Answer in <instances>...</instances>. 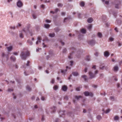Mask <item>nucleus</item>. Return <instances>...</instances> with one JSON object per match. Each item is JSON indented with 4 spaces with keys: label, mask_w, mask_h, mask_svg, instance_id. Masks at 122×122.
Returning a JSON list of instances; mask_svg holds the SVG:
<instances>
[{
    "label": "nucleus",
    "mask_w": 122,
    "mask_h": 122,
    "mask_svg": "<svg viewBox=\"0 0 122 122\" xmlns=\"http://www.w3.org/2000/svg\"><path fill=\"white\" fill-rule=\"evenodd\" d=\"M110 99L112 100H113L114 99V97L113 96L111 97H110Z\"/></svg>",
    "instance_id": "47"
},
{
    "label": "nucleus",
    "mask_w": 122,
    "mask_h": 122,
    "mask_svg": "<svg viewBox=\"0 0 122 122\" xmlns=\"http://www.w3.org/2000/svg\"><path fill=\"white\" fill-rule=\"evenodd\" d=\"M23 31H24L25 33H26L27 34L28 32H29L31 36H32V35L31 33L29 32V28H25L23 30Z\"/></svg>",
    "instance_id": "5"
},
{
    "label": "nucleus",
    "mask_w": 122,
    "mask_h": 122,
    "mask_svg": "<svg viewBox=\"0 0 122 122\" xmlns=\"http://www.w3.org/2000/svg\"><path fill=\"white\" fill-rule=\"evenodd\" d=\"M67 89V87L65 85L63 86L62 87V90L64 91H66Z\"/></svg>",
    "instance_id": "10"
},
{
    "label": "nucleus",
    "mask_w": 122,
    "mask_h": 122,
    "mask_svg": "<svg viewBox=\"0 0 122 122\" xmlns=\"http://www.w3.org/2000/svg\"><path fill=\"white\" fill-rule=\"evenodd\" d=\"M6 48L7 49L8 51H10L12 49V46H11L9 47H7Z\"/></svg>",
    "instance_id": "15"
},
{
    "label": "nucleus",
    "mask_w": 122,
    "mask_h": 122,
    "mask_svg": "<svg viewBox=\"0 0 122 122\" xmlns=\"http://www.w3.org/2000/svg\"><path fill=\"white\" fill-rule=\"evenodd\" d=\"M104 67V66H101L100 67V68L101 69H103V67Z\"/></svg>",
    "instance_id": "44"
},
{
    "label": "nucleus",
    "mask_w": 122,
    "mask_h": 122,
    "mask_svg": "<svg viewBox=\"0 0 122 122\" xmlns=\"http://www.w3.org/2000/svg\"><path fill=\"white\" fill-rule=\"evenodd\" d=\"M55 34L54 33L52 34H49V36L51 37H52L54 36Z\"/></svg>",
    "instance_id": "22"
},
{
    "label": "nucleus",
    "mask_w": 122,
    "mask_h": 122,
    "mask_svg": "<svg viewBox=\"0 0 122 122\" xmlns=\"http://www.w3.org/2000/svg\"><path fill=\"white\" fill-rule=\"evenodd\" d=\"M58 88V86L57 85H55L53 87L54 89L55 90H56Z\"/></svg>",
    "instance_id": "21"
},
{
    "label": "nucleus",
    "mask_w": 122,
    "mask_h": 122,
    "mask_svg": "<svg viewBox=\"0 0 122 122\" xmlns=\"http://www.w3.org/2000/svg\"><path fill=\"white\" fill-rule=\"evenodd\" d=\"M41 7L42 8H44L45 7V5H42L41 6Z\"/></svg>",
    "instance_id": "52"
},
{
    "label": "nucleus",
    "mask_w": 122,
    "mask_h": 122,
    "mask_svg": "<svg viewBox=\"0 0 122 122\" xmlns=\"http://www.w3.org/2000/svg\"><path fill=\"white\" fill-rule=\"evenodd\" d=\"M55 82V80L54 79H52L51 81V82L52 84H53Z\"/></svg>",
    "instance_id": "34"
},
{
    "label": "nucleus",
    "mask_w": 122,
    "mask_h": 122,
    "mask_svg": "<svg viewBox=\"0 0 122 122\" xmlns=\"http://www.w3.org/2000/svg\"><path fill=\"white\" fill-rule=\"evenodd\" d=\"M58 10V8H56L55 9V11L54 12L51 11H50V13H51L54 14L55 13L57 12Z\"/></svg>",
    "instance_id": "12"
},
{
    "label": "nucleus",
    "mask_w": 122,
    "mask_h": 122,
    "mask_svg": "<svg viewBox=\"0 0 122 122\" xmlns=\"http://www.w3.org/2000/svg\"><path fill=\"white\" fill-rule=\"evenodd\" d=\"M67 51V50L66 49H63V52L64 53H65L66 52V51Z\"/></svg>",
    "instance_id": "41"
},
{
    "label": "nucleus",
    "mask_w": 122,
    "mask_h": 122,
    "mask_svg": "<svg viewBox=\"0 0 122 122\" xmlns=\"http://www.w3.org/2000/svg\"><path fill=\"white\" fill-rule=\"evenodd\" d=\"M97 118L99 120H100L102 118V117L100 115H98L97 117Z\"/></svg>",
    "instance_id": "31"
},
{
    "label": "nucleus",
    "mask_w": 122,
    "mask_h": 122,
    "mask_svg": "<svg viewBox=\"0 0 122 122\" xmlns=\"http://www.w3.org/2000/svg\"><path fill=\"white\" fill-rule=\"evenodd\" d=\"M80 88L79 87H78L76 88V90L77 91H80Z\"/></svg>",
    "instance_id": "54"
},
{
    "label": "nucleus",
    "mask_w": 122,
    "mask_h": 122,
    "mask_svg": "<svg viewBox=\"0 0 122 122\" xmlns=\"http://www.w3.org/2000/svg\"><path fill=\"white\" fill-rule=\"evenodd\" d=\"M60 42H61V44L62 45H63L64 44V42H62L61 41H60Z\"/></svg>",
    "instance_id": "56"
},
{
    "label": "nucleus",
    "mask_w": 122,
    "mask_h": 122,
    "mask_svg": "<svg viewBox=\"0 0 122 122\" xmlns=\"http://www.w3.org/2000/svg\"><path fill=\"white\" fill-rule=\"evenodd\" d=\"M105 4H106L107 5H108L109 3V2L108 1H106L105 2Z\"/></svg>",
    "instance_id": "51"
},
{
    "label": "nucleus",
    "mask_w": 122,
    "mask_h": 122,
    "mask_svg": "<svg viewBox=\"0 0 122 122\" xmlns=\"http://www.w3.org/2000/svg\"><path fill=\"white\" fill-rule=\"evenodd\" d=\"M41 99L42 100H45V98L44 97H42L41 98Z\"/></svg>",
    "instance_id": "50"
},
{
    "label": "nucleus",
    "mask_w": 122,
    "mask_h": 122,
    "mask_svg": "<svg viewBox=\"0 0 122 122\" xmlns=\"http://www.w3.org/2000/svg\"><path fill=\"white\" fill-rule=\"evenodd\" d=\"M32 16L34 19H35L36 17V15L34 14H32Z\"/></svg>",
    "instance_id": "39"
},
{
    "label": "nucleus",
    "mask_w": 122,
    "mask_h": 122,
    "mask_svg": "<svg viewBox=\"0 0 122 122\" xmlns=\"http://www.w3.org/2000/svg\"><path fill=\"white\" fill-rule=\"evenodd\" d=\"M48 40V39H47V38L45 36V39H44L43 40V41H47V40Z\"/></svg>",
    "instance_id": "38"
},
{
    "label": "nucleus",
    "mask_w": 122,
    "mask_h": 122,
    "mask_svg": "<svg viewBox=\"0 0 122 122\" xmlns=\"http://www.w3.org/2000/svg\"><path fill=\"white\" fill-rule=\"evenodd\" d=\"M10 59L13 61H15L16 60V58L15 56H11L10 57Z\"/></svg>",
    "instance_id": "16"
},
{
    "label": "nucleus",
    "mask_w": 122,
    "mask_h": 122,
    "mask_svg": "<svg viewBox=\"0 0 122 122\" xmlns=\"http://www.w3.org/2000/svg\"><path fill=\"white\" fill-rule=\"evenodd\" d=\"M84 94L86 96H89L91 97H92L93 95V94L92 93H89L87 91L84 92Z\"/></svg>",
    "instance_id": "2"
},
{
    "label": "nucleus",
    "mask_w": 122,
    "mask_h": 122,
    "mask_svg": "<svg viewBox=\"0 0 122 122\" xmlns=\"http://www.w3.org/2000/svg\"><path fill=\"white\" fill-rule=\"evenodd\" d=\"M92 25H90L88 26V29L90 30H91V29L92 28Z\"/></svg>",
    "instance_id": "29"
},
{
    "label": "nucleus",
    "mask_w": 122,
    "mask_h": 122,
    "mask_svg": "<svg viewBox=\"0 0 122 122\" xmlns=\"http://www.w3.org/2000/svg\"><path fill=\"white\" fill-rule=\"evenodd\" d=\"M15 55H17L18 54V53L17 52H15L13 53Z\"/></svg>",
    "instance_id": "61"
},
{
    "label": "nucleus",
    "mask_w": 122,
    "mask_h": 122,
    "mask_svg": "<svg viewBox=\"0 0 122 122\" xmlns=\"http://www.w3.org/2000/svg\"><path fill=\"white\" fill-rule=\"evenodd\" d=\"M89 75L90 76V78H93L95 76V75L93 74L92 73L91 71L89 72Z\"/></svg>",
    "instance_id": "6"
},
{
    "label": "nucleus",
    "mask_w": 122,
    "mask_h": 122,
    "mask_svg": "<svg viewBox=\"0 0 122 122\" xmlns=\"http://www.w3.org/2000/svg\"><path fill=\"white\" fill-rule=\"evenodd\" d=\"M65 112V111H63V112H59V114L60 115L61 117H63L64 116V113Z\"/></svg>",
    "instance_id": "9"
},
{
    "label": "nucleus",
    "mask_w": 122,
    "mask_h": 122,
    "mask_svg": "<svg viewBox=\"0 0 122 122\" xmlns=\"http://www.w3.org/2000/svg\"><path fill=\"white\" fill-rule=\"evenodd\" d=\"M30 53L29 51H27L25 53L23 52H22L20 55V56L21 58L24 60L25 59L27 56H29Z\"/></svg>",
    "instance_id": "1"
},
{
    "label": "nucleus",
    "mask_w": 122,
    "mask_h": 122,
    "mask_svg": "<svg viewBox=\"0 0 122 122\" xmlns=\"http://www.w3.org/2000/svg\"><path fill=\"white\" fill-rule=\"evenodd\" d=\"M10 28L11 29H15V27L13 26V27H10Z\"/></svg>",
    "instance_id": "55"
},
{
    "label": "nucleus",
    "mask_w": 122,
    "mask_h": 122,
    "mask_svg": "<svg viewBox=\"0 0 122 122\" xmlns=\"http://www.w3.org/2000/svg\"><path fill=\"white\" fill-rule=\"evenodd\" d=\"M75 98H76L77 100H78L79 98H81L82 97L81 96H75Z\"/></svg>",
    "instance_id": "20"
},
{
    "label": "nucleus",
    "mask_w": 122,
    "mask_h": 122,
    "mask_svg": "<svg viewBox=\"0 0 122 122\" xmlns=\"http://www.w3.org/2000/svg\"><path fill=\"white\" fill-rule=\"evenodd\" d=\"M52 109L53 110V111H52V112H55L56 110V107H53V109L52 108Z\"/></svg>",
    "instance_id": "32"
},
{
    "label": "nucleus",
    "mask_w": 122,
    "mask_h": 122,
    "mask_svg": "<svg viewBox=\"0 0 122 122\" xmlns=\"http://www.w3.org/2000/svg\"><path fill=\"white\" fill-rule=\"evenodd\" d=\"M82 77L83 78L85 81H86V76L85 75H83L82 76Z\"/></svg>",
    "instance_id": "26"
},
{
    "label": "nucleus",
    "mask_w": 122,
    "mask_h": 122,
    "mask_svg": "<svg viewBox=\"0 0 122 122\" xmlns=\"http://www.w3.org/2000/svg\"><path fill=\"white\" fill-rule=\"evenodd\" d=\"M81 32L82 33H85L86 32V30L85 29H82L81 30Z\"/></svg>",
    "instance_id": "13"
},
{
    "label": "nucleus",
    "mask_w": 122,
    "mask_h": 122,
    "mask_svg": "<svg viewBox=\"0 0 122 122\" xmlns=\"http://www.w3.org/2000/svg\"><path fill=\"white\" fill-rule=\"evenodd\" d=\"M95 42V40H91L88 42V44L92 46L94 45Z\"/></svg>",
    "instance_id": "3"
},
{
    "label": "nucleus",
    "mask_w": 122,
    "mask_h": 122,
    "mask_svg": "<svg viewBox=\"0 0 122 122\" xmlns=\"http://www.w3.org/2000/svg\"><path fill=\"white\" fill-rule=\"evenodd\" d=\"M26 88L27 90L29 91H30L31 90V88L29 86H26Z\"/></svg>",
    "instance_id": "27"
},
{
    "label": "nucleus",
    "mask_w": 122,
    "mask_h": 122,
    "mask_svg": "<svg viewBox=\"0 0 122 122\" xmlns=\"http://www.w3.org/2000/svg\"><path fill=\"white\" fill-rule=\"evenodd\" d=\"M120 3L119 2V3L116 4L115 5V8H118L119 7V6H120Z\"/></svg>",
    "instance_id": "17"
},
{
    "label": "nucleus",
    "mask_w": 122,
    "mask_h": 122,
    "mask_svg": "<svg viewBox=\"0 0 122 122\" xmlns=\"http://www.w3.org/2000/svg\"><path fill=\"white\" fill-rule=\"evenodd\" d=\"M46 22H50L51 21L50 20H46Z\"/></svg>",
    "instance_id": "59"
},
{
    "label": "nucleus",
    "mask_w": 122,
    "mask_h": 122,
    "mask_svg": "<svg viewBox=\"0 0 122 122\" xmlns=\"http://www.w3.org/2000/svg\"><path fill=\"white\" fill-rule=\"evenodd\" d=\"M70 63H71L70 65L71 66H72V65H73V61H70Z\"/></svg>",
    "instance_id": "49"
},
{
    "label": "nucleus",
    "mask_w": 122,
    "mask_h": 122,
    "mask_svg": "<svg viewBox=\"0 0 122 122\" xmlns=\"http://www.w3.org/2000/svg\"><path fill=\"white\" fill-rule=\"evenodd\" d=\"M92 68H93L94 69H96L95 66H93L92 67Z\"/></svg>",
    "instance_id": "64"
},
{
    "label": "nucleus",
    "mask_w": 122,
    "mask_h": 122,
    "mask_svg": "<svg viewBox=\"0 0 122 122\" xmlns=\"http://www.w3.org/2000/svg\"><path fill=\"white\" fill-rule=\"evenodd\" d=\"M67 71V70H61V72L63 74H64L65 73V72H66Z\"/></svg>",
    "instance_id": "28"
},
{
    "label": "nucleus",
    "mask_w": 122,
    "mask_h": 122,
    "mask_svg": "<svg viewBox=\"0 0 122 122\" xmlns=\"http://www.w3.org/2000/svg\"><path fill=\"white\" fill-rule=\"evenodd\" d=\"M44 26L45 28H48L50 27V25L48 24H45L44 25Z\"/></svg>",
    "instance_id": "23"
},
{
    "label": "nucleus",
    "mask_w": 122,
    "mask_h": 122,
    "mask_svg": "<svg viewBox=\"0 0 122 122\" xmlns=\"http://www.w3.org/2000/svg\"><path fill=\"white\" fill-rule=\"evenodd\" d=\"M118 46H120L121 45V44L119 42H118Z\"/></svg>",
    "instance_id": "63"
},
{
    "label": "nucleus",
    "mask_w": 122,
    "mask_h": 122,
    "mask_svg": "<svg viewBox=\"0 0 122 122\" xmlns=\"http://www.w3.org/2000/svg\"><path fill=\"white\" fill-rule=\"evenodd\" d=\"M20 36L21 38H23V36L22 33H20Z\"/></svg>",
    "instance_id": "35"
},
{
    "label": "nucleus",
    "mask_w": 122,
    "mask_h": 122,
    "mask_svg": "<svg viewBox=\"0 0 122 122\" xmlns=\"http://www.w3.org/2000/svg\"><path fill=\"white\" fill-rule=\"evenodd\" d=\"M58 6L59 7H61L63 5L61 3H59L58 4Z\"/></svg>",
    "instance_id": "36"
},
{
    "label": "nucleus",
    "mask_w": 122,
    "mask_h": 122,
    "mask_svg": "<svg viewBox=\"0 0 122 122\" xmlns=\"http://www.w3.org/2000/svg\"><path fill=\"white\" fill-rule=\"evenodd\" d=\"M72 74L74 76H77L79 75L78 73L77 72H72Z\"/></svg>",
    "instance_id": "14"
},
{
    "label": "nucleus",
    "mask_w": 122,
    "mask_h": 122,
    "mask_svg": "<svg viewBox=\"0 0 122 122\" xmlns=\"http://www.w3.org/2000/svg\"><path fill=\"white\" fill-rule=\"evenodd\" d=\"M28 42L30 44V45H32L33 44L32 42L31 41H30L29 42V40H28Z\"/></svg>",
    "instance_id": "46"
},
{
    "label": "nucleus",
    "mask_w": 122,
    "mask_h": 122,
    "mask_svg": "<svg viewBox=\"0 0 122 122\" xmlns=\"http://www.w3.org/2000/svg\"><path fill=\"white\" fill-rule=\"evenodd\" d=\"M17 5L18 6L20 7L23 6V4L20 0H19L17 2Z\"/></svg>",
    "instance_id": "4"
},
{
    "label": "nucleus",
    "mask_w": 122,
    "mask_h": 122,
    "mask_svg": "<svg viewBox=\"0 0 122 122\" xmlns=\"http://www.w3.org/2000/svg\"><path fill=\"white\" fill-rule=\"evenodd\" d=\"M110 111V110L108 109L106 110V111H105V112L106 113H109Z\"/></svg>",
    "instance_id": "40"
},
{
    "label": "nucleus",
    "mask_w": 122,
    "mask_h": 122,
    "mask_svg": "<svg viewBox=\"0 0 122 122\" xmlns=\"http://www.w3.org/2000/svg\"><path fill=\"white\" fill-rule=\"evenodd\" d=\"M115 30L116 31V32H118V30L117 29V28H115Z\"/></svg>",
    "instance_id": "57"
},
{
    "label": "nucleus",
    "mask_w": 122,
    "mask_h": 122,
    "mask_svg": "<svg viewBox=\"0 0 122 122\" xmlns=\"http://www.w3.org/2000/svg\"><path fill=\"white\" fill-rule=\"evenodd\" d=\"M94 55L96 56H97L98 55V53L97 52H96L95 53Z\"/></svg>",
    "instance_id": "43"
},
{
    "label": "nucleus",
    "mask_w": 122,
    "mask_h": 122,
    "mask_svg": "<svg viewBox=\"0 0 122 122\" xmlns=\"http://www.w3.org/2000/svg\"><path fill=\"white\" fill-rule=\"evenodd\" d=\"M38 41L36 42V44H37L39 42H41V36H39L37 38Z\"/></svg>",
    "instance_id": "8"
},
{
    "label": "nucleus",
    "mask_w": 122,
    "mask_h": 122,
    "mask_svg": "<svg viewBox=\"0 0 122 122\" xmlns=\"http://www.w3.org/2000/svg\"><path fill=\"white\" fill-rule=\"evenodd\" d=\"M84 5H85V3L84 2H81V3H80V5L82 7L84 6Z\"/></svg>",
    "instance_id": "30"
},
{
    "label": "nucleus",
    "mask_w": 122,
    "mask_h": 122,
    "mask_svg": "<svg viewBox=\"0 0 122 122\" xmlns=\"http://www.w3.org/2000/svg\"><path fill=\"white\" fill-rule=\"evenodd\" d=\"M87 68H85L84 71L85 72H86L87 71Z\"/></svg>",
    "instance_id": "62"
},
{
    "label": "nucleus",
    "mask_w": 122,
    "mask_h": 122,
    "mask_svg": "<svg viewBox=\"0 0 122 122\" xmlns=\"http://www.w3.org/2000/svg\"><path fill=\"white\" fill-rule=\"evenodd\" d=\"M97 36L98 37L100 38H101L102 36V34L100 32H99L97 34Z\"/></svg>",
    "instance_id": "18"
},
{
    "label": "nucleus",
    "mask_w": 122,
    "mask_h": 122,
    "mask_svg": "<svg viewBox=\"0 0 122 122\" xmlns=\"http://www.w3.org/2000/svg\"><path fill=\"white\" fill-rule=\"evenodd\" d=\"M26 72H25V71L24 72V73L25 74V76H27V75H29L30 74V73H28V74H26Z\"/></svg>",
    "instance_id": "58"
},
{
    "label": "nucleus",
    "mask_w": 122,
    "mask_h": 122,
    "mask_svg": "<svg viewBox=\"0 0 122 122\" xmlns=\"http://www.w3.org/2000/svg\"><path fill=\"white\" fill-rule=\"evenodd\" d=\"M64 98L65 99L67 100L68 99V97L67 96H66L64 97Z\"/></svg>",
    "instance_id": "53"
},
{
    "label": "nucleus",
    "mask_w": 122,
    "mask_h": 122,
    "mask_svg": "<svg viewBox=\"0 0 122 122\" xmlns=\"http://www.w3.org/2000/svg\"><path fill=\"white\" fill-rule=\"evenodd\" d=\"M86 60L88 61H89L90 60V57L89 56H86Z\"/></svg>",
    "instance_id": "25"
},
{
    "label": "nucleus",
    "mask_w": 122,
    "mask_h": 122,
    "mask_svg": "<svg viewBox=\"0 0 122 122\" xmlns=\"http://www.w3.org/2000/svg\"><path fill=\"white\" fill-rule=\"evenodd\" d=\"M78 17L79 18H81V14H80V13H78Z\"/></svg>",
    "instance_id": "42"
},
{
    "label": "nucleus",
    "mask_w": 122,
    "mask_h": 122,
    "mask_svg": "<svg viewBox=\"0 0 122 122\" xmlns=\"http://www.w3.org/2000/svg\"><path fill=\"white\" fill-rule=\"evenodd\" d=\"M118 67L117 66H115L114 68V71H117L118 70Z\"/></svg>",
    "instance_id": "19"
},
{
    "label": "nucleus",
    "mask_w": 122,
    "mask_h": 122,
    "mask_svg": "<svg viewBox=\"0 0 122 122\" xmlns=\"http://www.w3.org/2000/svg\"><path fill=\"white\" fill-rule=\"evenodd\" d=\"M13 90V89H9L8 90V91L9 92L12 91Z\"/></svg>",
    "instance_id": "45"
},
{
    "label": "nucleus",
    "mask_w": 122,
    "mask_h": 122,
    "mask_svg": "<svg viewBox=\"0 0 122 122\" xmlns=\"http://www.w3.org/2000/svg\"><path fill=\"white\" fill-rule=\"evenodd\" d=\"M65 14V13L64 12H62L61 13V15H64Z\"/></svg>",
    "instance_id": "60"
},
{
    "label": "nucleus",
    "mask_w": 122,
    "mask_h": 122,
    "mask_svg": "<svg viewBox=\"0 0 122 122\" xmlns=\"http://www.w3.org/2000/svg\"><path fill=\"white\" fill-rule=\"evenodd\" d=\"M93 21V19L92 18H89L87 20V21L89 23H91Z\"/></svg>",
    "instance_id": "11"
},
{
    "label": "nucleus",
    "mask_w": 122,
    "mask_h": 122,
    "mask_svg": "<svg viewBox=\"0 0 122 122\" xmlns=\"http://www.w3.org/2000/svg\"><path fill=\"white\" fill-rule=\"evenodd\" d=\"M30 63V62L29 61H28L27 63L26 64V65L27 66H29V64Z\"/></svg>",
    "instance_id": "48"
},
{
    "label": "nucleus",
    "mask_w": 122,
    "mask_h": 122,
    "mask_svg": "<svg viewBox=\"0 0 122 122\" xmlns=\"http://www.w3.org/2000/svg\"><path fill=\"white\" fill-rule=\"evenodd\" d=\"M109 55V52L107 51H105L104 52V55L106 57H108Z\"/></svg>",
    "instance_id": "7"
},
{
    "label": "nucleus",
    "mask_w": 122,
    "mask_h": 122,
    "mask_svg": "<svg viewBox=\"0 0 122 122\" xmlns=\"http://www.w3.org/2000/svg\"><path fill=\"white\" fill-rule=\"evenodd\" d=\"M109 40L110 41H112L113 40L114 38L112 37H110L109 38Z\"/></svg>",
    "instance_id": "37"
},
{
    "label": "nucleus",
    "mask_w": 122,
    "mask_h": 122,
    "mask_svg": "<svg viewBox=\"0 0 122 122\" xmlns=\"http://www.w3.org/2000/svg\"><path fill=\"white\" fill-rule=\"evenodd\" d=\"M73 53V52L71 53L70 54V55L68 56V58L69 59H71L72 58V55Z\"/></svg>",
    "instance_id": "33"
},
{
    "label": "nucleus",
    "mask_w": 122,
    "mask_h": 122,
    "mask_svg": "<svg viewBox=\"0 0 122 122\" xmlns=\"http://www.w3.org/2000/svg\"><path fill=\"white\" fill-rule=\"evenodd\" d=\"M119 117L118 116H115L114 117V119L115 120H118Z\"/></svg>",
    "instance_id": "24"
}]
</instances>
